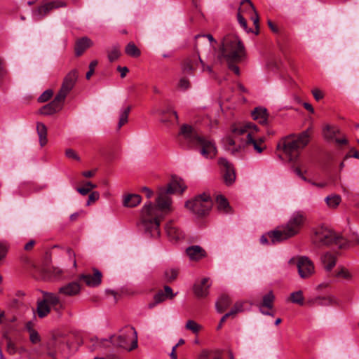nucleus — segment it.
Here are the masks:
<instances>
[{
  "mask_svg": "<svg viewBox=\"0 0 359 359\" xmlns=\"http://www.w3.org/2000/svg\"><path fill=\"white\" fill-rule=\"evenodd\" d=\"M142 197L139 194H130L124 197L123 204L125 207L133 208L141 203Z\"/></svg>",
  "mask_w": 359,
  "mask_h": 359,
  "instance_id": "obj_31",
  "label": "nucleus"
},
{
  "mask_svg": "<svg viewBox=\"0 0 359 359\" xmlns=\"http://www.w3.org/2000/svg\"><path fill=\"white\" fill-rule=\"evenodd\" d=\"M241 6L242 7L239 8L238 14H237V18H238V23L247 32H250V30H248L247 22H246L245 19L243 18V16L241 15V13L243 12V9L250 10V11H253L255 13V16L252 17V20H253L255 27L258 29H259V15L255 10V8L254 7L252 2L250 1V0H243L241 1ZM258 34V30L256 32V34Z\"/></svg>",
  "mask_w": 359,
  "mask_h": 359,
  "instance_id": "obj_10",
  "label": "nucleus"
},
{
  "mask_svg": "<svg viewBox=\"0 0 359 359\" xmlns=\"http://www.w3.org/2000/svg\"><path fill=\"white\" fill-rule=\"evenodd\" d=\"M131 107L130 105L126 107L120 111L119 120L117 125V130H119L128 121V115L130 112Z\"/></svg>",
  "mask_w": 359,
  "mask_h": 359,
  "instance_id": "obj_37",
  "label": "nucleus"
},
{
  "mask_svg": "<svg viewBox=\"0 0 359 359\" xmlns=\"http://www.w3.org/2000/svg\"><path fill=\"white\" fill-rule=\"evenodd\" d=\"M217 41L211 34H198L195 36L194 49L197 53L210 52L215 48Z\"/></svg>",
  "mask_w": 359,
  "mask_h": 359,
  "instance_id": "obj_12",
  "label": "nucleus"
},
{
  "mask_svg": "<svg viewBox=\"0 0 359 359\" xmlns=\"http://www.w3.org/2000/svg\"><path fill=\"white\" fill-rule=\"evenodd\" d=\"M80 280H83L88 286L96 287L102 282V273L97 269H94L93 275L82 274L80 276Z\"/></svg>",
  "mask_w": 359,
  "mask_h": 359,
  "instance_id": "obj_19",
  "label": "nucleus"
},
{
  "mask_svg": "<svg viewBox=\"0 0 359 359\" xmlns=\"http://www.w3.org/2000/svg\"><path fill=\"white\" fill-rule=\"evenodd\" d=\"M186 187H182L180 182L173 180L167 187L159 189L158 196L156 200V205L151 203L145 204L142 210L140 226L144 230L147 237L157 238L160 235L159 225L161 213H168L171 211V198L170 194L180 191L182 194Z\"/></svg>",
  "mask_w": 359,
  "mask_h": 359,
  "instance_id": "obj_1",
  "label": "nucleus"
},
{
  "mask_svg": "<svg viewBox=\"0 0 359 359\" xmlns=\"http://www.w3.org/2000/svg\"><path fill=\"white\" fill-rule=\"evenodd\" d=\"M202 137L194 127L189 124H183L178 133L180 144L189 148H196Z\"/></svg>",
  "mask_w": 359,
  "mask_h": 359,
  "instance_id": "obj_8",
  "label": "nucleus"
},
{
  "mask_svg": "<svg viewBox=\"0 0 359 359\" xmlns=\"http://www.w3.org/2000/svg\"><path fill=\"white\" fill-rule=\"evenodd\" d=\"M100 198V194L97 191L90 192L88 196V200L87 201L86 205H90L92 203L97 201Z\"/></svg>",
  "mask_w": 359,
  "mask_h": 359,
  "instance_id": "obj_56",
  "label": "nucleus"
},
{
  "mask_svg": "<svg viewBox=\"0 0 359 359\" xmlns=\"http://www.w3.org/2000/svg\"><path fill=\"white\" fill-rule=\"evenodd\" d=\"M65 100L64 98L57 94L53 101L40 109V114L48 116L60 111L62 109Z\"/></svg>",
  "mask_w": 359,
  "mask_h": 359,
  "instance_id": "obj_16",
  "label": "nucleus"
},
{
  "mask_svg": "<svg viewBox=\"0 0 359 359\" xmlns=\"http://www.w3.org/2000/svg\"><path fill=\"white\" fill-rule=\"evenodd\" d=\"M312 128L309 127L301 133L291 134L283 137L277 145V149H282L290 161H295L300 150L309 142Z\"/></svg>",
  "mask_w": 359,
  "mask_h": 359,
  "instance_id": "obj_4",
  "label": "nucleus"
},
{
  "mask_svg": "<svg viewBox=\"0 0 359 359\" xmlns=\"http://www.w3.org/2000/svg\"><path fill=\"white\" fill-rule=\"evenodd\" d=\"M142 191L145 194L147 198H151L152 196L154 195L153 191L147 187H144L142 189Z\"/></svg>",
  "mask_w": 359,
  "mask_h": 359,
  "instance_id": "obj_64",
  "label": "nucleus"
},
{
  "mask_svg": "<svg viewBox=\"0 0 359 359\" xmlns=\"http://www.w3.org/2000/svg\"><path fill=\"white\" fill-rule=\"evenodd\" d=\"M4 337L6 340V351L10 355H14L17 352V347L12 339L7 335L4 334Z\"/></svg>",
  "mask_w": 359,
  "mask_h": 359,
  "instance_id": "obj_45",
  "label": "nucleus"
},
{
  "mask_svg": "<svg viewBox=\"0 0 359 359\" xmlns=\"http://www.w3.org/2000/svg\"><path fill=\"white\" fill-rule=\"evenodd\" d=\"M36 130L39 137V143L41 147H43L47 143V128L42 123H37Z\"/></svg>",
  "mask_w": 359,
  "mask_h": 359,
  "instance_id": "obj_36",
  "label": "nucleus"
},
{
  "mask_svg": "<svg viewBox=\"0 0 359 359\" xmlns=\"http://www.w3.org/2000/svg\"><path fill=\"white\" fill-rule=\"evenodd\" d=\"M50 312V306L43 299L38 301L36 313L40 318L47 316Z\"/></svg>",
  "mask_w": 359,
  "mask_h": 359,
  "instance_id": "obj_34",
  "label": "nucleus"
},
{
  "mask_svg": "<svg viewBox=\"0 0 359 359\" xmlns=\"http://www.w3.org/2000/svg\"><path fill=\"white\" fill-rule=\"evenodd\" d=\"M346 245H359V235H358L356 233H353L350 236L348 240H346L345 238V244L344 245V246Z\"/></svg>",
  "mask_w": 359,
  "mask_h": 359,
  "instance_id": "obj_48",
  "label": "nucleus"
},
{
  "mask_svg": "<svg viewBox=\"0 0 359 359\" xmlns=\"http://www.w3.org/2000/svg\"><path fill=\"white\" fill-rule=\"evenodd\" d=\"M248 129H252L254 130H257V126L252 123H247L244 125L243 128L241 129L239 133L243 134L246 132Z\"/></svg>",
  "mask_w": 359,
  "mask_h": 359,
  "instance_id": "obj_58",
  "label": "nucleus"
},
{
  "mask_svg": "<svg viewBox=\"0 0 359 359\" xmlns=\"http://www.w3.org/2000/svg\"><path fill=\"white\" fill-rule=\"evenodd\" d=\"M65 155L67 158H72L76 161H79L80 158L78 156V154L76 153V151L72 149H67L65 151Z\"/></svg>",
  "mask_w": 359,
  "mask_h": 359,
  "instance_id": "obj_55",
  "label": "nucleus"
},
{
  "mask_svg": "<svg viewBox=\"0 0 359 359\" xmlns=\"http://www.w3.org/2000/svg\"><path fill=\"white\" fill-rule=\"evenodd\" d=\"M76 191L81 195L86 196L88 194L90 193V191L88 188L86 187V185H84L82 187H78L76 188Z\"/></svg>",
  "mask_w": 359,
  "mask_h": 359,
  "instance_id": "obj_62",
  "label": "nucleus"
},
{
  "mask_svg": "<svg viewBox=\"0 0 359 359\" xmlns=\"http://www.w3.org/2000/svg\"><path fill=\"white\" fill-rule=\"evenodd\" d=\"M97 63L98 62L97 60H93L89 64V70L88 71V72L86 73V77L88 80L90 79V77L92 76V75L94 74L95 69L96 66L97 65Z\"/></svg>",
  "mask_w": 359,
  "mask_h": 359,
  "instance_id": "obj_52",
  "label": "nucleus"
},
{
  "mask_svg": "<svg viewBox=\"0 0 359 359\" xmlns=\"http://www.w3.org/2000/svg\"><path fill=\"white\" fill-rule=\"evenodd\" d=\"M320 261L324 269L327 271H330L336 265L337 255L330 252H325L322 255Z\"/></svg>",
  "mask_w": 359,
  "mask_h": 359,
  "instance_id": "obj_23",
  "label": "nucleus"
},
{
  "mask_svg": "<svg viewBox=\"0 0 359 359\" xmlns=\"http://www.w3.org/2000/svg\"><path fill=\"white\" fill-rule=\"evenodd\" d=\"M93 45V41L87 36L79 39L75 43V55L81 56L88 48Z\"/></svg>",
  "mask_w": 359,
  "mask_h": 359,
  "instance_id": "obj_21",
  "label": "nucleus"
},
{
  "mask_svg": "<svg viewBox=\"0 0 359 359\" xmlns=\"http://www.w3.org/2000/svg\"><path fill=\"white\" fill-rule=\"evenodd\" d=\"M110 342L117 347L133 351L137 347V333L132 326H126L120 330L118 335L110 337Z\"/></svg>",
  "mask_w": 359,
  "mask_h": 359,
  "instance_id": "obj_6",
  "label": "nucleus"
},
{
  "mask_svg": "<svg viewBox=\"0 0 359 359\" xmlns=\"http://www.w3.org/2000/svg\"><path fill=\"white\" fill-rule=\"evenodd\" d=\"M231 304L230 297L225 294L219 296L215 303L216 310L218 313H223Z\"/></svg>",
  "mask_w": 359,
  "mask_h": 359,
  "instance_id": "obj_29",
  "label": "nucleus"
},
{
  "mask_svg": "<svg viewBox=\"0 0 359 359\" xmlns=\"http://www.w3.org/2000/svg\"><path fill=\"white\" fill-rule=\"evenodd\" d=\"M186 255L191 261H198L205 257L206 252L204 248H186Z\"/></svg>",
  "mask_w": 359,
  "mask_h": 359,
  "instance_id": "obj_32",
  "label": "nucleus"
},
{
  "mask_svg": "<svg viewBox=\"0 0 359 359\" xmlns=\"http://www.w3.org/2000/svg\"><path fill=\"white\" fill-rule=\"evenodd\" d=\"M21 259L25 266L41 271L46 279L51 280H58L62 276L63 271L59 268L53 266L41 267L28 256H22Z\"/></svg>",
  "mask_w": 359,
  "mask_h": 359,
  "instance_id": "obj_9",
  "label": "nucleus"
},
{
  "mask_svg": "<svg viewBox=\"0 0 359 359\" xmlns=\"http://www.w3.org/2000/svg\"><path fill=\"white\" fill-rule=\"evenodd\" d=\"M245 56V46L236 34H228L223 38L217 55L219 62H241Z\"/></svg>",
  "mask_w": 359,
  "mask_h": 359,
  "instance_id": "obj_3",
  "label": "nucleus"
},
{
  "mask_svg": "<svg viewBox=\"0 0 359 359\" xmlns=\"http://www.w3.org/2000/svg\"><path fill=\"white\" fill-rule=\"evenodd\" d=\"M179 274V271L177 269H168L164 272V277L165 281L168 283H171L176 280L177 276Z\"/></svg>",
  "mask_w": 359,
  "mask_h": 359,
  "instance_id": "obj_42",
  "label": "nucleus"
},
{
  "mask_svg": "<svg viewBox=\"0 0 359 359\" xmlns=\"http://www.w3.org/2000/svg\"><path fill=\"white\" fill-rule=\"evenodd\" d=\"M153 113L158 114L161 116V122L163 123H167L171 121L170 118L165 117V115L168 114H172L175 116V118L178 120V115L176 111L172 110L170 107H168L166 109H159L154 111Z\"/></svg>",
  "mask_w": 359,
  "mask_h": 359,
  "instance_id": "obj_33",
  "label": "nucleus"
},
{
  "mask_svg": "<svg viewBox=\"0 0 359 359\" xmlns=\"http://www.w3.org/2000/svg\"><path fill=\"white\" fill-rule=\"evenodd\" d=\"M238 62H226L229 69L238 76L240 75L239 67L236 65Z\"/></svg>",
  "mask_w": 359,
  "mask_h": 359,
  "instance_id": "obj_57",
  "label": "nucleus"
},
{
  "mask_svg": "<svg viewBox=\"0 0 359 359\" xmlns=\"http://www.w3.org/2000/svg\"><path fill=\"white\" fill-rule=\"evenodd\" d=\"M29 339L32 344H37L41 340L38 332L34 330H30Z\"/></svg>",
  "mask_w": 359,
  "mask_h": 359,
  "instance_id": "obj_53",
  "label": "nucleus"
},
{
  "mask_svg": "<svg viewBox=\"0 0 359 359\" xmlns=\"http://www.w3.org/2000/svg\"><path fill=\"white\" fill-rule=\"evenodd\" d=\"M289 302L292 303L299 304L300 306H303L304 304V298L303 295V292L302 290H298L294 292H292L290 294V297L287 299Z\"/></svg>",
  "mask_w": 359,
  "mask_h": 359,
  "instance_id": "obj_38",
  "label": "nucleus"
},
{
  "mask_svg": "<svg viewBox=\"0 0 359 359\" xmlns=\"http://www.w3.org/2000/svg\"><path fill=\"white\" fill-rule=\"evenodd\" d=\"M212 206V201L210 196L206 194H200L185 203V207L198 217L208 214Z\"/></svg>",
  "mask_w": 359,
  "mask_h": 359,
  "instance_id": "obj_7",
  "label": "nucleus"
},
{
  "mask_svg": "<svg viewBox=\"0 0 359 359\" xmlns=\"http://www.w3.org/2000/svg\"><path fill=\"white\" fill-rule=\"evenodd\" d=\"M312 241L314 244L321 247L330 245L344 247L345 244V238L340 233L324 226L314 230Z\"/></svg>",
  "mask_w": 359,
  "mask_h": 359,
  "instance_id": "obj_5",
  "label": "nucleus"
},
{
  "mask_svg": "<svg viewBox=\"0 0 359 359\" xmlns=\"http://www.w3.org/2000/svg\"><path fill=\"white\" fill-rule=\"evenodd\" d=\"M164 293L166 295L167 298L172 299L175 297V294L172 292V290L170 286L165 285L164 287Z\"/></svg>",
  "mask_w": 359,
  "mask_h": 359,
  "instance_id": "obj_60",
  "label": "nucleus"
},
{
  "mask_svg": "<svg viewBox=\"0 0 359 359\" xmlns=\"http://www.w3.org/2000/svg\"><path fill=\"white\" fill-rule=\"evenodd\" d=\"M336 276L342 277L348 280L351 279L352 277L349 271L344 267L341 268V269L337 273Z\"/></svg>",
  "mask_w": 359,
  "mask_h": 359,
  "instance_id": "obj_54",
  "label": "nucleus"
},
{
  "mask_svg": "<svg viewBox=\"0 0 359 359\" xmlns=\"http://www.w3.org/2000/svg\"><path fill=\"white\" fill-rule=\"evenodd\" d=\"M117 70L121 73V77L124 78L126 76V74L129 72V69L126 67H117Z\"/></svg>",
  "mask_w": 359,
  "mask_h": 359,
  "instance_id": "obj_63",
  "label": "nucleus"
},
{
  "mask_svg": "<svg viewBox=\"0 0 359 359\" xmlns=\"http://www.w3.org/2000/svg\"><path fill=\"white\" fill-rule=\"evenodd\" d=\"M51 261V255L48 252H46L44 256V259L43 261V266L42 267L48 266V265L50 264Z\"/></svg>",
  "mask_w": 359,
  "mask_h": 359,
  "instance_id": "obj_61",
  "label": "nucleus"
},
{
  "mask_svg": "<svg viewBox=\"0 0 359 359\" xmlns=\"http://www.w3.org/2000/svg\"><path fill=\"white\" fill-rule=\"evenodd\" d=\"M325 201L329 207L334 208L339 205L341 198L339 195H332L327 196Z\"/></svg>",
  "mask_w": 359,
  "mask_h": 359,
  "instance_id": "obj_44",
  "label": "nucleus"
},
{
  "mask_svg": "<svg viewBox=\"0 0 359 359\" xmlns=\"http://www.w3.org/2000/svg\"><path fill=\"white\" fill-rule=\"evenodd\" d=\"M252 116L254 120H256L262 125L267 123L268 113L266 108L256 107L252 111Z\"/></svg>",
  "mask_w": 359,
  "mask_h": 359,
  "instance_id": "obj_28",
  "label": "nucleus"
},
{
  "mask_svg": "<svg viewBox=\"0 0 359 359\" xmlns=\"http://www.w3.org/2000/svg\"><path fill=\"white\" fill-rule=\"evenodd\" d=\"M340 130L334 126L326 125L323 129V135L327 141L335 140V136L339 133Z\"/></svg>",
  "mask_w": 359,
  "mask_h": 359,
  "instance_id": "obj_30",
  "label": "nucleus"
},
{
  "mask_svg": "<svg viewBox=\"0 0 359 359\" xmlns=\"http://www.w3.org/2000/svg\"><path fill=\"white\" fill-rule=\"evenodd\" d=\"M154 303L151 304L149 305V307L151 308L154 306H155L157 304H159L163 301H165L167 299L166 295L165 294L164 292L162 290H159L154 297Z\"/></svg>",
  "mask_w": 359,
  "mask_h": 359,
  "instance_id": "obj_46",
  "label": "nucleus"
},
{
  "mask_svg": "<svg viewBox=\"0 0 359 359\" xmlns=\"http://www.w3.org/2000/svg\"><path fill=\"white\" fill-rule=\"evenodd\" d=\"M81 286L78 282H71L59 289V293L66 296H74L80 292Z\"/></svg>",
  "mask_w": 359,
  "mask_h": 359,
  "instance_id": "obj_24",
  "label": "nucleus"
},
{
  "mask_svg": "<svg viewBox=\"0 0 359 359\" xmlns=\"http://www.w3.org/2000/svg\"><path fill=\"white\" fill-rule=\"evenodd\" d=\"M201 53H197L185 58L182 63V71L184 74L193 75L199 65L202 67L203 72L205 71V63L200 57Z\"/></svg>",
  "mask_w": 359,
  "mask_h": 359,
  "instance_id": "obj_11",
  "label": "nucleus"
},
{
  "mask_svg": "<svg viewBox=\"0 0 359 359\" xmlns=\"http://www.w3.org/2000/svg\"><path fill=\"white\" fill-rule=\"evenodd\" d=\"M306 220L305 215L301 212H295L285 226L277 227L262 235L260 238L262 245H276L298 234Z\"/></svg>",
  "mask_w": 359,
  "mask_h": 359,
  "instance_id": "obj_2",
  "label": "nucleus"
},
{
  "mask_svg": "<svg viewBox=\"0 0 359 359\" xmlns=\"http://www.w3.org/2000/svg\"><path fill=\"white\" fill-rule=\"evenodd\" d=\"M66 6V3L62 1H53L39 6L36 11L37 15L43 17L54 8Z\"/></svg>",
  "mask_w": 359,
  "mask_h": 359,
  "instance_id": "obj_18",
  "label": "nucleus"
},
{
  "mask_svg": "<svg viewBox=\"0 0 359 359\" xmlns=\"http://www.w3.org/2000/svg\"><path fill=\"white\" fill-rule=\"evenodd\" d=\"M274 299L275 296L273 295L272 291H270L263 297L262 302L260 306V311L262 313L267 316H273V313L269 311H264L263 308L266 307L267 309H271L273 307Z\"/></svg>",
  "mask_w": 359,
  "mask_h": 359,
  "instance_id": "obj_26",
  "label": "nucleus"
},
{
  "mask_svg": "<svg viewBox=\"0 0 359 359\" xmlns=\"http://www.w3.org/2000/svg\"><path fill=\"white\" fill-rule=\"evenodd\" d=\"M189 80L187 78H181L178 83V88L182 90H186L190 88Z\"/></svg>",
  "mask_w": 359,
  "mask_h": 359,
  "instance_id": "obj_50",
  "label": "nucleus"
},
{
  "mask_svg": "<svg viewBox=\"0 0 359 359\" xmlns=\"http://www.w3.org/2000/svg\"><path fill=\"white\" fill-rule=\"evenodd\" d=\"M8 74L4 61L0 57V82L4 80Z\"/></svg>",
  "mask_w": 359,
  "mask_h": 359,
  "instance_id": "obj_51",
  "label": "nucleus"
},
{
  "mask_svg": "<svg viewBox=\"0 0 359 359\" xmlns=\"http://www.w3.org/2000/svg\"><path fill=\"white\" fill-rule=\"evenodd\" d=\"M312 94H313L314 98L316 99V100H317V101H319L320 100H321L324 96L323 92L319 89L313 90Z\"/></svg>",
  "mask_w": 359,
  "mask_h": 359,
  "instance_id": "obj_59",
  "label": "nucleus"
},
{
  "mask_svg": "<svg viewBox=\"0 0 359 359\" xmlns=\"http://www.w3.org/2000/svg\"><path fill=\"white\" fill-rule=\"evenodd\" d=\"M218 163L224 168V179L226 185L232 184L236 179L233 165L224 158H219Z\"/></svg>",
  "mask_w": 359,
  "mask_h": 359,
  "instance_id": "obj_17",
  "label": "nucleus"
},
{
  "mask_svg": "<svg viewBox=\"0 0 359 359\" xmlns=\"http://www.w3.org/2000/svg\"><path fill=\"white\" fill-rule=\"evenodd\" d=\"M332 299L331 297H317L308 300L307 304L310 306H329L332 304Z\"/></svg>",
  "mask_w": 359,
  "mask_h": 359,
  "instance_id": "obj_35",
  "label": "nucleus"
},
{
  "mask_svg": "<svg viewBox=\"0 0 359 359\" xmlns=\"http://www.w3.org/2000/svg\"><path fill=\"white\" fill-rule=\"evenodd\" d=\"M53 95V91L50 89L45 90L38 98V102L43 103L47 102L51 98Z\"/></svg>",
  "mask_w": 359,
  "mask_h": 359,
  "instance_id": "obj_47",
  "label": "nucleus"
},
{
  "mask_svg": "<svg viewBox=\"0 0 359 359\" xmlns=\"http://www.w3.org/2000/svg\"><path fill=\"white\" fill-rule=\"evenodd\" d=\"M216 201H217V208L219 210L223 211L226 213L229 212V210H230L229 203L224 196H223L222 195L217 196V197L216 198Z\"/></svg>",
  "mask_w": 359,
  "mask_h": 359,
  "instance_id": "obj_40",
  "label": "nucleus"
},
{
  "mask_svg": "<svg viewBox=\"0 0 359 359\" xmlns=\"http://www.w3.org/2000/svg\"><path fill=\"white\" fill-rule=\"evenodd\" d=\"M43 299L46 301L50 306H53V309L56 311H59L63 309V305L60 302L59 297L54 293L44 292Z\"/></svg>",
  "mask_w": 359,
  "mask_h": 359,
  "instance_id": "obj_25",
  "label": "nucleus"
},
{
  "mask_svg": "<svg viewBox=\"0 0 359 359\" xmlns=\"http://www.w3.org/2000/svg\"><path fill=\"white\" fill-rule=\"evenodd\" d=\"M208 278H204L200 283H196L194 285V292L197 297L203 298L208 296L210 285H208Z\"/></svg>",
  "mask_w": 359,
  "mask_h": 359,
  "instance_id": "obj_20",
  "label": "nucleus"
},
{
  "mask_svg": "<svg viewBox=\"0 0 359 359\" xmlns=\"http://www.w3.org/2000/svg\"><path fill=\"white\" fill-rule=\"evenodd\" d=\"M185 328L197 334L202 330V326L193 320H189L185 325Z\"/></svg>",
  "mask_w": 359,
  "mask_h": 359,
  "instance_id": "obj_43",
  "label": "nucleus"
},
{
  "mask_svg": "<svg viewBox=\"0 0 359 359\" xmlns=\"http://www.w3.org/2000/svg\"><path fill=\"white\" fill-rule=\"evenodd\" d=\"M200 154L206 158H213L216 156L217 149L215 142L209 137L203 136L197 144Z\"/></svg>",
  "mask_w": 359,
  "mask_h": 359,
  "instance_id": "obj_13",
  "label": "nucleus"
},
{
  "mask_svg": "<svg viewBox=\"0 0 359 359\" xmlns=\"http://www.w3.org/2000/svg\"><path fill=\"white\" fill-rule=\"evenodd\" d=\"M78 76L79 73L76 69L70 71L64 78L62 86L57 94L65 100L67 95L73 89Z\"/></svg>",
  "mask_w": 359,
  "mask_h": 359,
  "instance_id": "obj_14",
  "label": "nucleus"
},
{
  "mask_svg": "<svg viewBox=\"0 0 359 359\" xmlns=\"http://www.w3.org/2000/svg\"><path fill=\"white\" fill-rule=\"evenodd\" d=\"M263 144L264 140L262 138L255 140L250 133H248L246 140L247 146H252L255 151H256L259 154H261L266 148V147L264 146Z\"/></svg>",
  "mask_w": 359,
  "mask_h": 359,
  "instance_id": "obj_27",
  "label": "nucleus"
},
{
  "mask_svg": "<svg viewBox=\"0 0 359 359\" xmlns=\"http://www.w3.org/2000/svg\"><path fill=\"white\" fill-rule=\"evenodd\" d=\"M165 231L171 241H178L183 238L182 232L172 223L169 222L165 225Z\"/></svg>",
  "mask_w": 359,
  "mask_h": 359,
  "instance_id": "obj_22",
  "label": "nucleus"
},
{
  "mask_svg": "<svg viewBox=\"0 0 359 359\" xmlns=\"http://www.w3.org/2000/svg\"><path fill=\"white\" fill-rule=\"evenodd\" d=\"M212 353H214L215 354H219V353H220V351L219 350L210 351L207 349H203L201 352V353L198 355L196 359H210V354Z\"/></svg>",
  "mask_w": 359,
  "mask_h": 359,
  "instance_id": "obj_49",
  "label": "nucleus"
},
{
  "mask_svg": "<svg viewBox=\"0 0 359 359\" xmlns=\"http://www.w3.org/2000/svg\"><path fill=\"white\" fill-rule=\"evenodd\" d=\"M121 55L120 46L118 45L113 46L107 50V57L110 62L117 60Z\"/></svg>",
  "mask_w": 359,
  "mask_h": 359,
  "instance_id": "obj_39",
  "label": "nucleus"
},
{
  "mask_svg": "<svg viewBox=\"0 0 359 359\" xmlns=\"http://www.w3.org/2000/svg\"><path fill=\"white\" fill-rule=\"evenodd\" d=\"M125 52L128 55L133 57H137L141 55L140 49L133 42H130L128 43V45L126 46Z\"/></svg>",
  "mask_w": 359,
  "mask_h": 359,
  "instance_id": "obj_41",
  "label": "nucleus"
},
{
  "mask_svg": "<svg viewBox=\"0 0 359 359\" xmlns=\"http://www.w3.org/2000/svg\"><path fill=\"white\" fill-rule=\"evenodd\" d=\"M297 265L299 274L302 278H308L315 272L313 262L306 257H300Z\"/></svg>",
  "mask_w": 359,
  "mask_h": 359,
  "instance_id": "obj_15",
  "label": "nucleus"
}]
</instances>
